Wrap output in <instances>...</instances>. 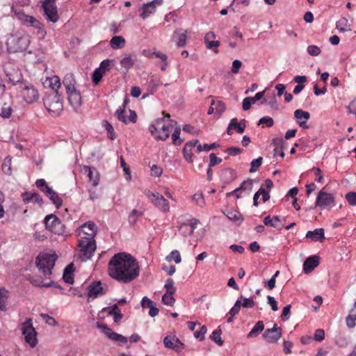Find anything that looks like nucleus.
Segmentation results:
<instances>
[{
    "label": "nucleus",
    "mask_w": 356,
    "mask_h": 356,
    "mask_svg": "<svg viewBox=\"0 0 356 356\" xmlns=\"http://www.w3.org/2000/svg\"><path fill=\"white\" fill-rule=\"evenodd\" d=\"M142 214L143 213L141 211L134 209L129 216V222L131 225H134Z\"/></svg>",
    "instance_id": "50"
},
{
    "label": "nucleus",
    "mask_w": 356,
    "mask_h": 356,
    "mask_svg": "<svg viewBox=\"0 0 356 356\" xmlns=\"http://www.w3.org/2000/svg\"><path fill=\"white\" fill-rule=\"evenodd\" d=\"M181 129L179 127L175 128L174 132L172 134V143L175 145H179L182 143V140L180 139Z\"/></svg>",
    "instance_id": "45"
},
{
    "label": "nucleus",
    "mask_w": 356,
    "mask_h": 356,
    "mask_svg": "<svg viewBox=\"0 0 356 356\" xmlns=\"http://www.w3.org/2000/svg\"><path fill=\"white\" fill-rule=\"evenodd\" d=\"M109 275L123 283H129L139 275V266L136 259L129 254H115L108 262Z\"/></svg>",
    "instance_id": "1"
},
{
    "label": "nucleus",
    "mask_w": 356,
    "mask_h": 356,
    "mask_svg": "<svg viewBox=\"0 0 356 356\" xmlns=\"http://www.w3.org/2000/svg\"><path fill=\"white\" fill-rule=\"evenodd\" d=\"M307 52L312 56H317L321 53V49L316 45H309L307 47Z\"/></svg>",
    "instance_id": "57"
},
{
    "label": "nucleus",
    "mask_w": 356,
    "mask_h": 356,
    "mask_svg": "<svg viewBox=\"0 0 356 356\" xmlns=\"http://www.w3.org/2000/svg\"><path fill=\"white\" fill-rule=\"evenodd\" d=\"M30 43V36L23 31L12 33L7 39L6 45L10 53L26 50Z\"/></svg>",
    "instance_id": "2"
},
{
    "label": "nucleus",
    "mask_w": 356,
    "mask_h": 356,
    "mask_svg": "<svg viewBox=\"0 0 356 356\" xmlns=\"http://www.w3.org/2000/svg\"><path fill=\"white\" fill-rule=\"evenodd\" d=\"M186 31L179 29L174 33L173 39L179 47H184L186 41Z\"/></svg>",
    "instance_id": "28"
},
{
    "label": "nucleus",
    "mask_w": 356,
    "mask_h": 356,
    "mask_svg": "<svg viewBox=\"0 0 356 356\" xmlns=\"http://www.w3.org/2000/svg\"><path fill=\"white\" fill-rule=\"evenodd\" d=\"M13 113L12 102H5L1 108L0 116L3 118H9Z\"/></svg>",
    "instance_id": "36"
},
{
    "label": "nucleus",
    "mask_w": 356,
    "mask_h": 356,
    "mask_svg": "<svg viewBox=\"0 0 356 356\" xmlns=\"http://www.w3.org/2000/svg\"><path fill=\"white\" fill-rule=\"evenodd\" d=\"M42 191L46 193V195L49 197V198L51 200L52 203L56 207V208H59L62 205V199L51 188L47 187L46 191L42 189Z\"/></svg>",
    "instance_id": "25"
},
{
    "label": "nucleus",
    "mask_w": 356,
    "mask_h": 356,
    "mask_svg": "<svg viewBox=\"0 0 356 356\" xmlns=\"http://www.w3.org/2000/svg\"><path fill=\"white\" fill-rule=\"evenodd\" d=\"M230 127H233V129H236L238 134H242L244 132L245 129V120L243 119L238 122L236 118H232L230 120Z\"/></svg>",
    "instance_id": "33"
},
{
    "label": "nucleus",
    "mask_w": 356,
    "mask_h": 356,
    "mask_svg": "<svg viewBox=\"0 0 356 356\" xmlns=\"http://www.w3.org/2000/svg\"><path fill=\"white\" fill-rule=\"evenodd\" d=\"M264 223L266 226L273 227L274 228H276L278 230L282 229V227H284L282 223H276V222H273V220H272V218H270V216H268L264 218Z\"/></svg>",
    "instance_id": "44"
},
{
    "label": "nucleus",
    "mask_w": 356,
    "mask_h": 356,
    "mask_svg": "<svg viewBox=\"0 0 356 356\" xmlns=\"http://www.w3.org/2000/svg\"><path fill=\"white\" fill-rule=\"evenodd\" d=\"M45 227L47 229L56 234H63L65 231V225L54 214L48 215L44 220Z\"/></svg>",
    "instance_id": "12"
},
{
    "label": "nucleus",
    "mask_w": 356,
    "mask_h": 356,
    "mask_svg": "<svg viewBox=\"0 0 356 356\" xmlns=\"http://www.w3.org/2000/svg\"><path fill=\"white\" fill-rule=\"evenodd\" d=\"M44 87L49 88L53 90L52 92H58V90L60 88L61 82L60 78L58 76H52L47 77L43 82Z\"/></svg>",
    "instance_id": "22"
},
{
    "label": "nucleus",
    "mask_w": 356,
    "mask_h": 356,
    "mask_svg": "<svg viewBox=\"0 0 356 356\" xmlns=\"http://www.w3.org/2000/svg\"><path fill=\"white\" fill-rule=\"evenodd\" d=\"M8 291L5 289H0V309H6V302L7 300Z\"/></svg>",
    "instance_id": "51"
},
{
    "label": "nucleus",
    "mask_w": 356,
    "mask_h": 356,
    "mask_svg": "<svg viewBox=\"0 0 356 356\" xmlns=\"http://www.w3.org/2000/svg\"><path fill=\"white\" fill-rule=\"evenodd\" d=\"M97 327L101 329L102 332L108 337V338L113 341V335L115 334V332H113L112 330L107 327L106 325H102L99 323L97 324Z\"/></svg>",
    "instance_id": "46"
},
{
    "label": "nucleus",
    "mask_w": 356,
    "mask_h": 356,
    "mask_svg": "<svg viewBox=\"0 0 356 356\" xmlns=\"http://www.w3.org/2000/svg\"><path fill=\"white\" fill-rule=\"evenodd\" d=\"M318 256L308 257L303 264L304 272L307 274L311 273L318 265Z\"/></svg>",
    "instance_id": "23"
},
{
    "label": "nucleus",
    "mask_w": 356,
    "mask_h": 356,
    "mask_svg": "<svg viewBox=\"0 0 356 356\" xmlns=\"http://www.w3.org/2000/svg\"><path fill=\"white\" fill-rule=\"evenodd\" d=\"M337 29L340 32H346L351 31L350 24L348 22V20L345 17H341L339 19L336 23Z\"/></svg>",
    "instance_id": "34"
},
{
    "label": "nucleus",
    "mask_w": 356,
    "mask_h": 356,
    "mask_svg": "<svg viewBox=\"0 0 356 356\" xmlns=\"http://www.w3.org/2000/svg\"><path fill=\"white\" fill-rule=\"evenodd\" d=\"M294 117L298 120V123L300 127L308 129L309 127L307 125V122L310 118L309 112L302 109H297L294 111Z\"/></svg>",
    "instance_id": "20"
},
{
    "label": "nucleus",
    "mask_w": 356,
    "mask_h": 356,
    "mask_svg": "<svg viewBox=\"0 0 356 356\" xmlns=\"http://www.w3.org/2000/svg\"><path fill=\"white\" fill-rule=\"evenodd\" d=\"M166 259L168 261L174 260L176 264H179L181 261L180 254L177 250L172 251L170 254L167 256Z\"/></svg>",
    "instance_id": "48"
},
{
    "label": "nucleus",
    "mask_w": 356,
    "mask_h": 356,
    "mask_svg": "<svg viewBox=\"0 0 356 356\" xmlns=\"http://www.w3.org/2000/svg\"><path fill=\"white\" fill-rule=\"evenodd\" d=\"M23 200L26 203L33 202L41 204L42 202V197L38 193H25L23 194Z\"/></svg>",
    "instance_id": "30"
},
{
    "label": "nucleus",
    "mask_w": 356,
    "mask_h": 356,
    "mask_svg": "<svg viewBox=\"0 0 356 356\" xmlns=\"http://www.w3.org/2000/svg\"><path fill=\"white\" fill-rule=\"evenodd\" d=\"M221 334H222V330L220 328H218V329L214 330L210 337L211 339L213 341H214L216 343H217L218 346H222L223 344V340L222 339V338L220 337Z\"/></svg>",
    "instance_id": "42"
},
{
    "label": "nucleus",
    "mask_w": 356,
    "mask_h": 356,
    "mask_svg": "<svg viewBox=\"0 0 356 356\" xmlns=\"http://www.w3.org/2000/svg\"><path fill=\"white\" fill-rule=\"evenodd\" d=\"M41 3V6L46 19L51 22H56L58 20V15L56 6V0H42Z\"/></svg>",
    "instance_id": "9"
},
{
    "label": "nucleus",
    "mask_w": 356,
    "mask_h": 356,
    "mask_svg": "<svg viewBox=\"0 0 356 356\" xmlns=\"http://www.w3.org/2000/svg\"><path fill=\"white\" fill-rule=\"evenodd\" d=\"M7 76L9 81L14 85L19 83L22 79V75L18 69L12 70L11 72H8Z\"/></svg>",
    "instance_id": "32"
},
{
    "label": "nucleus",
    "mask_w": 356,
    "mask_h": 356,
    "mask_svg": "<svg viewBox=\"0 0 356 356\" xmlns=\"http://www.w3.org/2000/svg\"><path fill=\"white\" fill-rule=\"evenodd\" d=\"M210 162L209 164V167L211 168L217 164H219L222 162V159L220 158H218L214 153H211L209 155Z\"/></svg>",
    "instance_id": "59"
},
{
    "label": "nucleus",
    "mask_w": 356,
    "mask_h": 356,
    "mask_svg": "<svg viewBox=\"0 0 356 356\" xmlns=\"http://www.w3.org/2000/svg\"><path fill=\"white\" fill-rule=\"evenodd\" d=\"M44 105L53 116L59 115L63 111V103L58 92L47 94L43 99Z\"/></svg>",
    "instance_id": "4"
},
{
    "label": "nucleus",
    "mask_w": 356,
    "mask_h": 356,
    "mask_svg": "<svg viewBox=\"0 0 356 356\" xmlns=\"http://www.w3.org/2000/svg\"><path fill=\"white\" fill-rule=\"evenodd\" d=\"M40 316L42 318L43 320L45 321L46 323L49 325L54 326H56L58 325L56 321L53 317L49 316L47 314H41Z\"/></svg>",
    "instance_id": "58"
},
{
    "label": "nucleus",
    "mask_w": 356,
    "mask_h": 356,
    "mask_svg": "<svg viewBox=\"0 0 356 356\" xmlns=\"http://www.w3.org/2000/svg\"><path fill=\"white\" fill-rule=\"evenodd\" d=\"M83 171L87 173L89 180L92 181L93 186L96 187L99 184V176L97 170L89 166H84Z\"/></svg>",
    "instance_id": "24"
},
{
    "label": "nucleus",
    "mask_w": 356,
    "mask_h": 356,
    "mask_svg": "<svg viewBox=\"0 0 356 356\" xmlns=\"http://www.w3.org/2000/svg\"><path fill=\"white\" fill-rule=\"evenodd\" d=\"M31 282L33 285L39 286H44V287L51 286L54 284V282L51 281L48 283H43L42 280L40 277H38V278L32 277V279L31 280Z\"/></svg>",
    "instance_id": "52"
},
{
    "label": "nucleus",
    "mask_w": 356,
    "mask_h": 356,
    "mask_svg": "<svg viewBox=\"0 0 356 356\" xmlns=\"http://www.w3.org/2000/svg\"><path fill=\"white\" fill-rule=\"evenodd\" d=\"M69 103L75 111H78L81 106L80 92L76 89L67 92Z\"/></svg>",
    "instance_id": "18"
},
{
    "label": "nucleus",
    "mask_w": 356,
    "mask_h": 356,
    "mask_svg": "<svg viewBox=\"0 0 356 356\" xmlns=\"http://www.w3.org/2000/svg\"><path fill=\"white\" fill-rule=\"evenodd\" d=\"M96 234V225L90 221L86 222L78 229V234L81 238L80 240L95 241L94 238Z\"/></svg>",
    "instance_id": "13"
},
{
    "label": "nucleus",
    "mask_w": 356,
    "mask_h": 356,
    "mask_svg": "<svg viewBox=\"0 0 356 356\" xmlns=\"http://www.w3.org/2000/svg\"><path fill=\"white\" fill-rule=\"evenodd\" d=\"M227 216L230 220L238 224H240L243 220L242 215L236 210L228 211Z\"/></svg>",
    "instance_id": "39"
},
{
    "label": "nucleus",
    "mask_w": 356,
    "mask_h": 356,
    "mask_svg": "<svg viewBox=\"0 0 356 356\" xmlns=\"http://www.w3.org/2000/svg\"><path fill=\"white\" fill-rule=\"evenodd\" d=\"M164 287L166 289V293L173 295L176 292V288L174 286V281L172 279H168L165 281Z\"/></svg>",
    "instance_id": "49"
},
{
    "label": "nucleus",
    "mask_w": 356,
    "mask_h": 356,
    "mask_svg": "<svg viewBox=\"0 0 356 356\" xmlns=\"http://www.w3.org/2000/svg\"><path fill=\"white\" fill-rule=\"evenodd\" d=\"M207 327L205 325H202L199 331L195 332L194 333V337L195 338H200L201 341H203L204 339V335L207 333Z\"/></svg>",
    "instance_id": "60"
},
{
    "label": "nucleus",
    "mask_w": 356,
    "mask_h": 356,
    "mask_svg": "<svg viewBox=\"0 0 356 356\" xmlns=\"http://www.w3.org/2000/svg\"><path fill=\"white\" fill-rule=\"evenodd\" d=\"M282 330L280 327L274 324L273 327L266 329L263 333V337L268 343H276L282 337Z\"/></svg>",
    "instance_id": "15"
},
{
    "label": "nucleus",
    "mask_w": 356,
    "mask_h": 356,
    "mask_svg": "<svg viewBox=\"0 0 356 356\" xmlns=\"http://www.w3.org/2000/svg\"><path fill=\"white\" fill-rule=\"evenodd\" d=\"M22 331L26 342L31 347H35L38 342L37 332L33 326L31 318L27 319L22 324Z\"/></svg>",
    "instance_id": "8"
},
{
    "label": "nucleus",
    "mask_w": 356,
    "mask_h": 356,
    "mask_svg": "<svg viewBox=\"0 0 356 356\" xmlns=\"http://www.w3.org/2000/svg\"><path fill=\"white\" fill-rule=\"evenodd\" d=\"M110 45L113 49L122 48L125 45V40L120 35L114 36L110 41Z\"/></svg>",
    "instance_id": "35"
},
{
    "label": "nucleus",
    "mask_w": 356,
    "mask_h": 356,
    "mask_svg": "<svg viewBox=\"0 0 356 356\" xmlns=\"http://www.w3.org/2000/svg\"><path fill=\"white\" fill-rule=\"evenodd\" d=\"M149 130L156 140H165L170 136L169 124L165 118L156 119L149 127Z\"/></svg>",
    "instance_id": "5"
},
{
    "label": "nucleus",
    "mask_w": 356,
    "mask_h": 356,
    "mask_svg": "<svg viewBox=\"0 0 356 356\" xmlns=\"http://www.w3.org/2000/svg\"><path fill=\"white\" fill-rule=\"evenodd\" d=\"M346 324L350 328H353L356 325V315H348L346 317Z\"/></svg>",
    "instance_id": "63"
},
{
    "label": "nucleus",
    "mask_w": 356,
    "mask_h": 356,
    "mask_svg": "<svg viewBox=\"0 0 356 356\" xmlns=\"http://www.w3.org/2000/svg\"><path fill=\"white\" fill-rule=\"evenodd\" d=\"M134 60L131 56H126L120 60V65L125 71H128L133 67Z\"/></svg>",
    "instance_id": "40"
},
{
    "label": "nucleus",
    "mask_w": 356,
    "mask_h": 356,
    "mask_svg": "<svg viewBox=\"0 0 356 356\" xmlns=\"http://www.w3.org/2000/svg\"><path fill=\"white\" fill-rule=\"evenodd\" d=\"M106 293V289L102 286L101 282H94L88 286V295L93 298Z\"/></svg>",
    "instance_id": "19"
},
{
    "label": "nucleus",
    "mask_w": 356,
    "mask_h": 356,
    "mask_svg": "<svg viewBox=\"0 0 356 356\" xmlns=\"http://www.w3.org/2000/svg\"><path fill=\"white\" fill-rule=\"evenodd\" d=\"M163 3V0H153L149 3H144L142 6V13L140 17L143 19H146L150 15L156 12V8L158 6H161Z\"/></svg>",
    "instance_id": "17"
},
{
    "label": "nucleus",
    "mask_w": 356,
    "mask_h": 356,
    "mask_svg": "<svg viewBox=\"0 0 356 356\" xmlns=\"http://www.w3.org/2000/svg\"><path fill=\"white\" fill-rule=\"evenodd\" d=\"M163 343L166 348L171 349L179 348V346H180L181 348L184 346V344L180 341V340L175 337H165L164 338Z\"/></svg>",
    "instance_id": "26"
},
{
    "label": "nucleus",
    "mask_w": 356,
    "mask_h": 356,
    "mask_svg": "<svg viewBox=\"0 0 356 356\" xmlns=\"http://www.w3.org/2000/svg\"><path fill=\"white\" fill-rule=\"evenodd\" d=\"M56 259V254L41 252L36 258V266L44 275H50L52 273L51 270L54 267Z\"/></svg>",
    "instance_id": "3"
},
{
    "label": "nucleus",
    "mask_w": 356,
    "mask_h": 356,
    "mask_svg": "<svg viewBox=\"0 0 356 356\" xmlns=\"http://www.w3.org/2000/svg\"><path fill=\"white\" fill-rule=\"evenodd\" d=\"M222 176L225 179V181L227 182L234 180L236 177L235 171L230 168L224 170L222 172Z\"/></svg>",
    "instance_id": "43"
},
{
    "label": "nucleus",
    "mask_w": 356,
    "mask_h": 356,
    "mask_svg": "<svg viewBox=\"0 0 356 356\" xmlns=\"http://www.w3.org/2000/svg\"><path fill=\"white\" fill-rule=\"evenodd\" d=\"M63 83L66 89V92L76 89V80L72 73H67L63 78Z\"/></svg>",
    "instance_id": "27"
},
{
    "label": "nucleus",
    "mask_w": 356,
    "mask_h": 356,
    "mask_svg": "<svg viewBox=\"0 0 356 356\" xmlns=\"http://www.w3.org/2000/svg\"><path fill=\"white\" fill-rule=\"evenodd\" d=\"M241 307V300H238L235 302L234 307L230 309L229 314L232 315V316H234L235 315H236L239 312Z\"/></svg>",
    "instance_id": "62"
},
{
    "label": "nucleus",
    "mask_w": 356,
    "mask_h": 356,
    "mask_svg": "<svg viewBox=\"0 0 356 356\" xmlns=\"http://www.w3.org/2000/svg\"><path fill=\"white\" fill-rule=\"evenodd\" d=\"M104 73L101 71V69L97 68L92 73V81L95 84H98L101 81Z\"/></svg>",
    "instance_id": "55"
},
{
    "label": "nucleus",
    "mask_w": 356,
    "mask_h": 356,
    "mask_svg": "<svg viewBox=\"0 0 356 356\" xmlns=\"http://www.w3.org/2000/svg\"><path fill=\"white\" fill-rule=\"evenodd\" d=\"M16 15L23 23L29 24L37 30V35L39 38H44L46 35L42 24L35 17L25 15L20 11L16 12Z\"/></svg>",
    "instance_id": "7"
},
{
    "label": "nucleus",
    "mask_w": 356,
    "mask_h": 356,
    "mask_svg": "<svg viewBox=\"0 0 356 356\" xmlns=\"http://www.w3.org/2000/svg\"><path fill=\"white\" fill-rule=\"evenodd\" d=\"M115 61L113 60H111L108 59L104 60L99 67V69H101V71L104 74L106 72H108L113 65V63Z\"/></svg>",
    "instance_id": "47"
},
{
    "label": "nucleus",
    "mask_w": 356,
    "mask_h": 356,
    "mask_svg": "<svg viewBox=\"0 0 356 356\" xmlns=\"http://www.w3.org/2000/svg\"><path fill=\"white\" fill-rule=\"evenodd\" d=\"M79 246L80 248L79 258L86 261L90 259L96 250L95 241L79 240Z\"/></svg>",
    "instance_id": "10"
},
{
    "label": "nucleus",
    "mask_w": 356,
    "mask_h": 356,
    "mask_svg": "<svg viewBox=\"0 0 356 356\" xmlns=\"http://www.w3.org/2000/svg\"><path fill=\"white\" fill-rule=\"evenodd\" d=\"M253 188V181L252 179H247L245 181H243L241 186L237 188L236 189H238V192L241 191L244 195H247L250 194Z\"/></svg>",
    "instance_id": "31"
},
{
    "label": "nucleus",
    "mask_w": 356,
    "mask_h": 356,
    "mask_svg": "<svg viewBox=\"0 0 356 356\" xmlns=\"http://www.w3.org/2000/svg\"><path fill=\"white\" fill-rule=\"evenodd\" d=\"M115 115L120 121H121L125 124L127 123L128 120L124 115V108H118L115 111Z\"/></svg>",
    "instance_id": "56"
},
{
    "label": "nucleus",
    "mask_w": 356,
    "mask_h": 356,
    "mask_svg": "<svg viewBox=\"0 0 356 356\" xmlns=\"http://www.w3.org/2000/svg\"><path fill=\"white\" fill-rule=\"evenodd\" d=\"M145 195L159 210L163 213H167L169 211V202L162 195L159 193H153L149 191L146 192Z\"/></svg>",
    "instance_id": "11"
},
{
    "label": "nucleus",
    "mask_w": 356,
    "mask_h": 356,
    "mask_svg": "<svg viewBox=\"0 0 356 356\" xmlns=\"http://www.w3.org/2000/svg\"><path fill=\"white\" fill-rule=\"evenodd\" d=\"M193 200L200 207H203L205 204V202H204V197L202 194H197V193L195 194L193 196Z\"/></svg>",
    "instance_id": "64"
},
{
    "label": "nucleus",
    "mask_w": 356,
    "mask_h": 356,
    "mask_svg": "<svg viewBox=\"0 0 356 356\" xmlns=\"http://www.w3.org/2000/svg\"><path fill=\"white\" fill-rule=\"evenodd\" d=\"M283 143L284 140L282 138H275L273 139L272 144L275 147L274 148V155H276L277 150H279L280 149V156L281 158L284 157V152L283 150Z\"/></svg>",
    "instance_id": "37"
},
{
    "label": "nucleus",
    "mask_w": 356,
    "mask_h": 356,
    "mask_svg": "<svg viewBox=\"0 0 356 356\" xmlns=\"http://www.w3.org/2000/svg\"><path fill=\"white\" fill-rule=\"evenodd\" d=\"M199 143L198 140H192L187 142L183 149V154L184 159L188 162H193V152L192 149L194 148Z\"/></svg>",
    "instance_id": "21"
},
{
    "label": "nucleus",
    "mask_w": 356,
    "mask_h": 356,
    "mask_svg": "<svg viewBox=\"0 0 356 356\" xmlns=\"http://www.w3.org/2000/svg\"><path fill=\"white\" fill-rule=\"evenodd\" d=\"M175 302V299L172 296V294L165 293L162 296V302L164 305H168V306H172Z\"/></svg>",
    "instance_id": "53"
},
{
    "label": "nucleus",
    "mask_w": 356,
    "mask_h": 356,
    "mask_svg": "<svg viewBox=\"0 0 356 356\" xmlns=\"http://www.w3.org/2000/svg\"><path fill=\"white\" fill-rule=\"evenodd\" d=\"M346 199L350 205H356V193H348L346 195Z\"/></svg>",
    "instance_id": "61"
},
{
    "label": "nucleus",
    "mask_w": 356,
    "mask_h": 356,
    "mask_svg": "<svg viewBox=\"0 0 356 356\" xmlns=\"http://www.w3.org/2000/svg\"><path fill=\"white\" fill-rule=\"evenodd\" d=\"M211 97L212 98L211 105L215 106L216 113L218 114V115H220L225 111V104L219 100L216 102L213 97Z\"/></svg>",
    "instance_id": "41"
},
{
    "label": "nucleus",
    "mask_w": 356,
    "mask_h": 356,
    "mask_svg": "<svg viewBox=\"0 0 356 356\" xmlns=\"http://www.w3.org/2000/svg\"><path fill=\"white\" fill-rule=\"evenodd\" d=\"M334 202V196L328 193L321 190L316 197L315 205L323 209L330 207Z\"/></svg>",
    "instance_id": "14"
},
{
    "label": "nucleus",
    "mask_w": 356,
    "mask_h": 356,
    "mask_svg": "<svg viewBox=\"0 0 356 356\" xmlns=\"http://www.w3.org/2000/svg\"><path fill=\"white\" fill-rule=\"evenodd\" d=\"M199 220L195 218H191L188 220V222L181 223L179 226V232L180 234L184 236H188L191 235L196 225L199 223Z\"/></svg>",
    "instance_id": "16"
},
{
    "label": "nucleus",
    "mask_w": 356,
    "mask_h": 356,
    "mask_svg": "<svg viewBox=\"0 0 356 356\" xmlns=\"http://www.w3.org/2000/svg\"><path fill=\"white\" fill-rule=\"evenodd\" d=\"M19 88L20 95L26 103L33 104L39 99L38 91L32 84L22 83Z\"/></svg>",
    "instance_id": "6"
},
{
    "label": "nucleus",
    "mask_w": 356,
    "mask_h": 356,
    "mask_svg": "<svg viewBox=\"0 0 356 356\" xmlns=\"http://www.w3.org/2000/svg\"><path fill=\"white\" fill-rule=\"evenodd\" d=\"M306 238H311L314 241H322L325 238L324 229L323 228L309 231L306 234Z\"/></svg>",
    "instance_id": "29"
},
{
    "label": "nucleus",
    "mask_w": 356,
    "mask_h": 356,
    "mask_svg": "<svg viewBox=\"0 0 356 356\" xmlns=\"http://www.w3.org/2000/svg\"><path fill=\"white\" fill-rule=\"evenodd\" d=\"M263 159L259 156V158L254 159L251 162V167L250 168V172H254L257 170V168L261 165Z\"/></svg>",
    "instance_id": "54"
},
{
    "label": "nucleus",
    "mask_w": 356,
    "mask_h": 356,
    "mask_svg": "<svg viewBox=\"0 0 356 356\" xmlns=\"http://www.w3.org/2000/svg\"><path fill=\"white\" fill-rule=\"evenodd\" d=\"M264 329V324L262 321H259L255 325L252 327L251 331L248 334V338L255 337L263 331Z\"/></svg>",
    "instance_id": "38"
}]
</instances>
